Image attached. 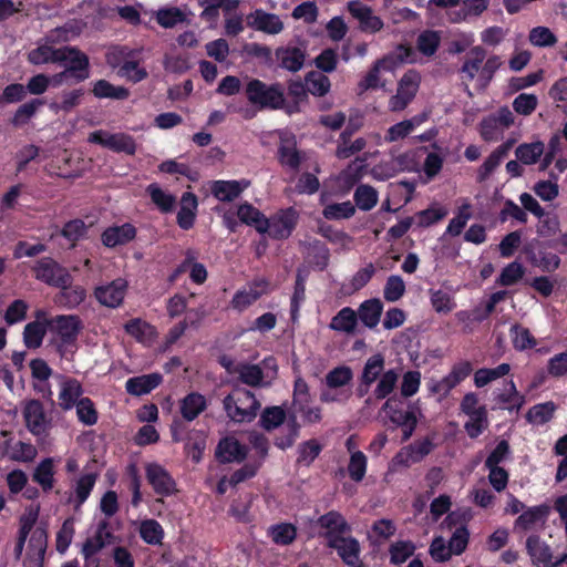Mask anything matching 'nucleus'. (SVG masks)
Returning a JSON list of instances; mask_svg holds the SVG:
<instances>
[{
  "mask_svg": "<svg viewBox=\"0 0 567 567\" xmlns=\"http://www.w3.org/2000/svg\"><path fill=\"white\" fill-rule=\"evenodd\" d=\"M82 95H83L82 90H73V91H69V92H63L61 95V102L52 101L49 104V107L54 113H59L61 111L68 113L80 104Z\"/></svg>",
  "mask_w": 567,
  "mask_h": 567,
  "instance_id": "nucleus-59",
  "label": "nucleus"
},
{
  "mask_svg": "<svg viewBox=\"0 0 567 567\" xmlns=\"http://www.w3.org/2000/svg\"><path fill=\"white\" fill-rule=\"evenodd\" d=\"M147 193L151 196L153 203L163 212H169L175 205V197L163 190L158 185L151 184L147 187Z\"/></svg>",
  "mask_w": 567,
  "mask_h": 567,
  "instance_id": "nucleus-64",
  "label": "nucleus"
},
{
  "mask_svg": "<svg viewBox=\"0 0 567 567\" xmlns=\"http://www.w3.org/2000/svg\"><path fill=\"white\" fill-rule=\"evenodd\" d=\"M411 49L404 45L396 47L392 52L374 62L371 69L358 83L359 93L368 90L385 89L391 80L385 75L393 74L404 62H412Z\"/></svg>",
  "mask_w": 567,
  "mask_h": 567,
  "instance_id": "nucleus-2",
  "label": "nucleus"
},
{
  "mask_svg": "<svg viewBox=\"0 0 567 567\" xmlns=\"http://www.w3.org/2000/svg\"><path fill=\"white\" fill-rule=\"evenodd\" d=\"M93 94L99 99L124 100L128 96V90L123 86H114L105 80H99L93 86Z\"/></svg>",
  "mask_w": 567,
  "mask_h": 567,
  "instance_id": "nucleus-57",
  "label": "nucleus"
},
{
  "mask_svg": "<svg viewBox=\"0 0 567 567\" xmlns=\"http://www.w3.org/2000/svg\"><path fill=\"white\" fill-rule=\"evenodd\" d=\"M136 235V229L132 224H123L120 226H112L105 229L102 234V243L110 248L125 245L133 240Z\"/></svg>",
  "mask_w": 567,
  "mask_h": 567,
  "instance_id": "nucleus-29",
  "label": "nucleus"
},
{
  "mask_svg": "<svg viewBox=\"0 0 567 567\" xmlns=\"http://www.w3.org/2000/svg\"><path fill=\"white\" fill-rule=\"evenodd\" d=\"M61 291L54 297V302L68 309H73L82 303L86 298V290L81 286L64 285L60 287Z\"/></svg>",
  "mask_w": 567,
  "mask_h": 567,
  "instance_id": "nucleus-34",
  "label": "nucleus"
},
{
  "mask_svg": "<svg viewBox=\"0 0 567 567\" xmlns=\"http://www.w3.org/2000/svg\"><path fill=\"white\" fill-rule=\"evenodd\" d=\"M269 291V282L264 279H256L236 291L230 305L237 311H244L254 305L261 296Z\"/></svg>",
  "mask_w": 567,
  "mask_h": 567,
  "instance_id": "nucleus-13",
  "label": "nucleus"
},
{
  "mask_svg": "<svg viewBox=\"0 0 567 567\" xmlns=\"http://www.w3.org/2000/svg\"><path fill=\"white\" fill-rule=\"evenodd\" d=\"M383 310V305L380 299H369L362 302L358 309V319L361 322L372 329L375 328L380 321V317Z\"/></svg>",
  "mask_w": 567,
  "mask_h": 567,
  "instance_id": "nucleus-35",
  "label": "nucleus"
},
{
  "mask_svg": "<svg viewBox=\"0 0 567 567\" xmlns=\"http://www.w3.org/2000/svg\"><path fill=\"white\" fill-rule=\"evenodd\" d=\"M141 538L150 545H158L164 537L161 524L155 519H145L140 525Z\"/></svg>",
  "mask_w": 567,
  "mask_h": 567,
  "instance_id": "nucleus-49",
  "label": "nucleus"
},
{
  "mask_svg": "<svg viewBox=\"0 0 567 567\" xmlns=\"http://www.w3.org/2000/svg\"><path fill=\"white\" fill-rule=\"evenodd\" d=\"M365 146V138L359 137L353 142H350L348 140L347 133H342L340 136V143L336 151V155L338 158L346 159L361 152Z\"/></svg>",
  "mask_w": 567,
  "mask_h": 567,
  "instance_id": "nucleus-56",
  "label": "nucleus"
},
{
  "mask_svg": "<svg viewBox=\"0 0 567 567\" xmlns=\"http://www.w3.org/2000/svg\"><path fill=\"white\" fill-rule=\"evenodd\" d=\"M426 114L416 115L410 120L402 121L392 125L385 135V140L388 142H395L409 135L411 132L415 130V127L420 126L423 122L426 121Z\"/></svg>",
  "mask_w": 567,
  "mask_h": 567,
  "instance_id": "nucleus-43",
  "label": "nucleus"
},
{
  "mask_svg": "<svg viewBox=\"0 0 567 567\" xmlns=\"http://www.w3.org/2000/svg\"><path fill=\"white\" fill-rule=\"evenodd\" d=\"M220 363L228 373L237 375L243 383L249 386L267 388L278 375V363L274 357L265 358L259 364L237 363L230 358L224 357L220 359Z\"/></svg>",
  "mask_w": 567,
  "mask_h": 567,
  "instance_id": "nucleus-3",
  "label": "nucleus"
},
{
  "mask_svg": "<svg viewBox=\"0 0 567 567\" xmlns=\"http://www.w3.org/2000/svg\"><path fill=\"white\" fill-rule=\"evenodd\" d=\"M350 14L358 21L359 28L365 33H377L383 28V21L373 10L359 0L348 2Z\"/></svg>",
  "mask_w": 567,
  "mask_h": 567,
  "instance_id": "nucleus-17",
  "label": "nucleus"
},
{
  "mask_svg": "<svg viewBox=\"0 0 567 567\" xmlns=\"http://www.w3.org/2000/svg\"><path fill=\"white\" fill-rule=\"evenodd\" d=\"M127 291V281L117 278L109 284L100 285L94 290L96 300L109 308H117L122 305Z\"/></svg>",
  "mask_w": 567,
  "mask_h": 567,
  "instance_id": "nucleus-16",
  "label": "nucleus"
},
{
  "mask_svg": "<svg viewBox=\"0 0 567 567\" xmlns=\"http://www.w3.org/2000/svg\"><path fill=\"white\" fill-rule=\"evenodd\" d=\"M87 142L126 155H134L137 150L134 137L123 132L112 133L105 130H97L89 134Z\"/></svg>",
  "mask_w": 567,
  "mask_h": 567,
  "instance_id": "nucleus-8",
  "label": "nucleus"
},
{
  "mask_svg": "<svg viewBox=\"0 0 567 567\" xmlns=\"http://www.w3.org/2000/svg\"><path fill=\"white\" fill-rule=\"evenodd\" d=\"M353 198L359 209L369 212L377 205L379 194L372 186L363 184L357 187Z\"/></svg>",
  "mask_w": 567,
  "mask_h": 567,
  "instance_id": "nucleus-48",
  "label": "nucleus"
},
{
  "mask_svg": "<svg viewBox=\"0 0 567 567\" xmlns=\"http://www.w3.org/2000/svg\"><path fill=\"white\" fill-rule=\"evenodd\" d=\"M298 220V213L293 208L280 210L270 219L267 218V233L277 239L290 236Z\"/></svg>",
  "mask_w": 567,
  "mask_h": 567,
  "instance_id": "nucleus-19",
  "label": "nucleus"
},
{
  "mask_svg": "<svg viewBox=\"0 0 567 567\" xmlns=\"http://www.w3.org/2000/svg\"><path fill=\"white\" fill-rule=\"evenodd\" d=\"M124 330L144 346H151L157 336L155 327L140 318L127 321L124 324Z\"/></svg>",
  "mask_w": 567,
  "mask_h": 567,
  "instance_id": "nucleus-30",
  "label": "nucleus"
},
{
  "mask_svg": "<svg viewBox=\"0 0 567 567\" xmlns=\"http://www.w3.org/2000/svg\"><path fill=\"white\" fill-rule=\"evenodd\" d=\"M501 66L498 56L486 59V52L481 47L473 48L464 61L461 74L464 82H476L481 90L485 89L494 76L495 71Z\"/></svg>",
  "mask_w": 567,
  "mask_h": 567,
  "instance_id": "nucleus-4",
  "label": "nucleus"
},
{
  "mask_svg": "<svg viewBox=\"0 0 567 567\" xmlns=\"http://www.w3.org/2000/svg\"><path fill=\"white\" fill-rule=\"evenodd\" d=\"M430 301L437 313H449L456 307L453 295L442 289L430 290Z\"/></svg>",
  "mask_w": 567,
  "mask_h": 567,
  "instance_id": "nucleus-50",
  "label": "nucleus"
},
{
  "mask_svg": "<svg viewBox=\"0 0 567 567\" xmlns=\"http://www.w3.org/2000/svg\"><path fill=\"white\" fill-rule=\"evenodd\" d=\"M248 100L256 105L268 109H280L285 102L284 87L276 84H266L260 80H251L246 87Z\"/></svg>",
  "mask_w": 567,
  "mask_h": 567,
  "instance_id": "nucleus-7",
  "label": "nucleus"
},
{
  "mask_svg": "<svg viewBox=\"0 0 567 567\" xmlns=\"http://www.w3.org/2000/svg\"><path fill=\"white\" fill-rule=\"evenodd\" d=\"M96 482V474L86 473L81 475L74 483L73 494L74 498H70V502L75 503V507L81 506L90 496Z\"/></svg>",
  "mask_w": 567,
  "mask_h": 567,
  "instance_id": "nucleus-45",
  "label": "nucleus"
},
{
  "mask_svg": "<svg viewBox=\"0 0 567 567\" xmlns=\"http://www.w3.org/2000/svg\"><path fill=\"white\" fill-rule=\"evenodd\" d=\"M292 135L281 133L279 146V161L284 166L296 169L300 164L299 153L296 151Z\"/></svg>",
  "mask_w": 567,
  "mask_h": 567,
  "instance_id": "nucleus-37",
  "label": "nucleus"
},
{
  "mask_svg": "<svg viewBox=\"0 0 567 567\" xmlns=\"http://www.w3.org/2000/svg\"><path fill=\"white\" fill-rule=\"evenodd\" d=\"M468 420L464 429L471 439L480 436L488 426L487 410H481L475 414L467 415Z\"/></svg>",
  "mask_w": 567,
  "mask_h": 567,
  "instance_id": "nucleus-58",
  "label": "nucleus"
},
{
  "mask_svg": "<svg viewBox=\"0 0 567 567\" xmlns=\"http://www.w3.org/2000/svg\"><path fill=\"white\" fill-rule=\"evenodd\" d=\"M317 526L321 529V534L330 540L341 538V534L348 530V524L343 516L338 512L331 511L317 520Z\"/></svg>",
  "mask_w": 567,
  "mask_h": 567,
  "instance_id": "nucleus-25",
  "label": "nucleus"
},
{
  "mask_svg": "<svg viewBox=\"0 0 567 567\" xmlns=\"http://www.w3.org/2000/svg\"><path fill=\"white\" fill-rule=\"evenodd\" d=\"M406 287L405 282L399 275L390 276L383 288V297L386 301L395 302L403 297Z\"/></svg>",
  "mask_w": 567,
  "mask_h": 567,
  "instance_id": "nucleus-61",
  "label": "nucleus"
},
{
  "mask_svg": "<svg viewBox=\"0 0 567 567\" xmlns=\"http://www.w3.org/2000/svg\"><path fill=\"white\" fill-rule=\"evenodd\" d=\"M352 378V370L347 365H340L326 375V384L330 389H338L347 385Z\"/></svg>",
  "mask_w": 567,
  "mask_h": 567,
  "instance_id": "nucleus-62",
  "label": "nucleus"
},
{
  "mask_svg": "<svg viewBox=\"0 0 567 567\" xmlns=\"http://www.w3.org/2000/svg\"><path fill=\"white\" fill-rule=\"evenodd\" d=\"M399 378L400 373L398 370H384V358L382 354H373L368 358L363 365L360 384L357 390L358 395H365L369 392L370 386L373 383H377L372 392L373 396L378 400L385 399L395 389Z\"/></svg>",
  "mask_w": 567,
  "mask_h": 567,
  "instance_id": "nucleus-1",
  "label": "nucleus"
},
{
  "mask_svg": "<svg viewBox=\"0 0 567 567\" xmlns=\"http://www.w3.org/2000/svg\"><path fill=\"white\" fill-rule=\"evenodd\" d=\"M498 403L508 411H519L526 403L525 396L517 391L514 381H508L504 390L496 395Z\"/></svg>",
  "mask_w": 567,
  "mask_h": 567,
  "instance_id": "nucleus-41",
  "label": "nucleus"
},
{
  "mask_svg": "<svg viewBox=\"0 0 567 567\" xmlns=\"http://www.w3.org/2000/svg\"><path fill=\"white\" fill-rule=\"evenodd\" d=\"M247 24L256 31L270 35L279 34L285 25L279 16L257 9L247 16Z\"/></svg>",
  "mask_w": 567,
  "mask_h": 567,
  "instance_id": "nucleus-23",
  "label": "nucleus"
},
{
  "mask_svg": "<svg viewBox=\"0 0 567 567\" xmlns=\"http://www.w3.org/2000/svg\"><path fill=\"white\" fill-rule=\"evenodd\" d=\"M513 124L514 115L512 111L508 107H502L482 120L480 124L481 136L486 142L498 141Z\"/></svg>",
  "mask_w": 567,
  "mask_h": 567,
  "instance_id": "nucleus-11",
  "label": "nucleus"
},
{
  "mask_svg": "<svg viewBox=\"0 0 567 567\" xmlns=\"http://www.w3.org/2000/svg\"><path fill=\"white\" fill-rule=\"evenodd\" d=\"M23 419L27 429L35 436L45 435L50 421L48 420L43 404L38 400L27 401L23 405Z\"/></svg>",
  "mask_w": 567,
  "mask_h": 567,
  "instance_id": "nucleus-15",
  "label": "nucleus"
},
{
  "mask_svg": "<svg viewBox=\"0 0 567 567\" xmlns=\"http://www.w3.org/2000/svg\"><path fill=\"white\" fill-rule=\"evenodd\" d=\"M39 512L40 506L32 504L25 508L23 515L20 518L19 536L14 548L17 558H20L22 555L27 538L29 534L35 528L34 525L38 520Z\"/></svg>",
  "mask_w": 567,
  "mask_h": 567,
  "instance_id": "nucleus-28",
  "label": "nucleus"
},
{
  "mask_svg": "<svg viewBox=\"0 0 567 567\" xmlns=\"http://www.w3.org/2000/svg\"><path fill=\"white\" fill-rule=\"evenodd\" d=\"M511 371V365L508 363H502L497 365L496 368H483L478 369L474 373V384L477 388H483L491 383L492 381H495L506 374Z\"/></svg>",
  "mask_w": 567,
  "mask_h": 567,
  "instance_id": "nucleus-47",
  "label": "nucleus"
},
{
  "mask_svg": "<svg viewBox=\"0 0 567 567\" xmlns=\"http://www.w3.org/2000/svg\"><path fill=\"white\" fill-rule=\"evenodd\" d=\"M382 411L393 424L402 427V441H408L416 427L419 408L415 404H410L406 410H402L393 400L389 399L383 404Z\"/></svg>",
  "mask_w": 567,
  "mask_h": 567,
  "instance_id": "nucleus-10",
  "label": "nucleus"
},
{
  "mask_svg": "<svg viewBox=\"0 0 567 567\" xmlns=\"http://www.w3.org/2000/svg\"><path fill=\"white\" fill-rule=\"evenodd\" d=\"M358 326V315L350 307H344L332 317L329 328L333 331L353 334Z\"/></svg>",
  "mask_w": 567,
  "mask_h": 567,
  "instance_id": "nucleus-31",
  "label": "nucleus"
},
{
  "mask_svg": "<svg viewBox=\"0 0 567 567\" xmlns=\"http://www.w3.org/2000/svg\"><path fill=\"white\" fill-rule=\"evenodd\" d=\"M305 81L307 91L316 96L326 95L331 87L329 78L322 73L310 72L305 78Z\"/></svg>",
  "mask_w": 567,
  "mask_h": 567,
  "instance_id": "nucleus-52",
  "label": "nucleus"
},
{
  "mask_svg": "<svg viewBox=\"0 0 567 567\" xmlns=\"http://www.w3.org/2000/svg\"><path fill=\"white\" fill-rule=\"evenodd\" d=\"M58 60L60 64L65 66V71L73 73L79 81L89 78V59L80 50L72 47L61 48Z\"/></svg>",
  "mask_w": 567,
  "mask_h": 567,
  "instance_id": "nucleus-18",
  "label": "nucleus"
},
{
  "mask_svg": "<svg viewBox=\"0 0 567 567\" xmlns=\"http://www.w3.org/2000/svg\"><path fill=\"white\" fill-rule=\"evenodd\" d=\"M224 409L234 422H250L256 417L260 403L250 391L235 389L224 399Z\"/></svg>",
  "mask_w": 567,
  "mask_h": 567,
  "instance_id": "nucleus-6",
  "label": "nucleus"
},
{
  "mask_svg": "<svg viewBox=\"0 0 567 567\" xmlns=\"http://www.w3.org/2000/svg\"><path fill=\"white\" fill-rule=\"evenodd\" d=\"M59 404L63 410H71L81 400L83 393L81 383L72 378L59 375Z\"/></svg>",
  "mask_w": 567,
  "mask_h": 567,
  "instance_id": "nucleus-26",
  "label": "nucleus"
},
{
  "mask_svg": "<svg viewBox=\"0 0 567 567\" xmlns=\"http://www.w3.org/2000/svg\"><path fill=\"white\" fill-rule=\"evenodd\" d=\"M197 205V198L193 193L183 194L181 199V208L177 214V223L181 228L189 229L190 227H193Z\"/></svg>",
  "mask_w": 567,
  "mask_h": 567,
  "instance_id": "nucleus-38",
  "label": "nucleus"
},
{
  "mask_svg": "<svg viewBox=\"0 0 567 567\" xmlns=\"http://www.w3.org/2000/svg\"><path fill=\"white\" fill-rule=\"evenodd\" d=\"M472 370L473 367L470 361H461L455 363L450 373L443 378L445 384L444 386L452 391L471 374Z\"/></svg>",
  "mask_w": 567,
  "mask_h": 567,
  "instance_id": "nucleus-53",
  "label": "nucleus"
},
{
  "mask_svg": "<svg viewBox=\"0 0 567 567\" xmlns=\"http://www.w3.org/2000/svg\"><path fill=\"white\" fill-rule=\"evenodd\" d=\"M112 534L107 529V523L99 524L95 533L83 543L81 553L87 564L96 563V555L107 545Z\"/></svg>",
  "mask_w": 567,
  "mask_h": 567,
  "instance_id": "nucleus-21",
  "label": "nucleus"
},
{
  "mask_svg": "<svg viewBox=\"0 0 567 567\" xmlns=\"http://www.w3.org/2000/svg\"><path fill=\"white\" fill-rule=\"evenodd\" d=\"M355 207L350 200L327 205L322 215L330 220L346 219L354 215Z\"/></svg>",
  "mask_w": 567,
  "mask_h": 567,
  "instance_id": "nucleus-60",
  "label": "nucleus"
},
{
  "mask_svg": "<svg viewBox=\"0 0 567 567\" xmlns=\"http://www.w3.org/2000/svg\"><path fill=\"white\" fill-rule=\"evenodd\" d=\"M148 483L155 493L167 496L174 493L175 482L168 472L157 463H150L145 467Z\"/></svg>",
  "mask_w": 567,
  "mask_h": 567,
  "instance_id": "nucleus-24",
  "label": "nucleus"
},
{
  "mask_svg": "<svg viewBox=\"0 0 567 567\" xmlns=\"http://www.w3.org/2000/svg\"><path fill=\"white\" fill-rule=\"evenodd\" d=\"M279 65L290 72L299 71L305 63V53L296 47H280L276 50Z\"/></svg>",
  "mask_w": 567,
  "mask_h": 567,
  "instance_id": "nucleus-32",
  "label": "nucleus"
},
{
  "mask_svg": "<svg viewBox=\"0 0 567 567\" xmlns=\"http://www.w3.org/2000/svg\"><path fill=\"white\" fill-rule=\"evenodd\" d=\"M545 145L540 141L523 143L515 150V156L520 164L533 165L544 154Z\"/></svg>",
  "mask_w": 567,
  "mask_h": 567,
  "instance_id": "nucleus-44",
  "label": "nucleus"
},
{
  "mask_svg": "<svg viewBox=\"0 0 567 567\" xmlns=\"http://www.w3.org/2000/svg\"><path fill=\"white\" fill-rule=\"evenodd\" d=\"M37 279L54 287L71 282L70 274L51 258H42L34 267Z\"/></svg>",
  "mask_w": 567,
  "mask_h": 567,
  "instance_id": "nucleus-14",
  "label": "nucleus"
},
{
  "mask_svg": "<svg viewBox=\"0 0 567 567\" xmlns=\"http://www.w3.org/2000/svg\"><path fill=\"white\" fill-rule=\"evenodd\" d=\"M464 9L461 12L455 13L451 17L453 22H461L467 19V17H478L488 7V0H458Z\"/></svg>",
  "mask_w": 567,
  "mask_h": 567,
  "instance_id": "nucleus-54",
  "label": "nucleus"
},
{
  "mask_svg": "<svg viewBox=\"0 0 567 567\" xmlns=\"http://www.w3.org/2000/svg\"><path fill=\"white\" fill-rule=\"evenodd\" d=\"M60 49H53L48 44H40L38 48L31 50L28 54V59L32 64H44L49 62L59 63Z\"/></svg>",
  "mask_w": 567,
  "mask_h": 567,
  "instance_id": "nucleus-55",
  "label": "nucleus"
},
{
  "mask_svg": "<svg viewBox=\"0 0 567 567\" xmlns=\"http://www.w3.org/2000/svg\"><path fill=\"white\" fill-rule=\"evenodd\" d=\"M420 83L417 71H406L398 82L396 93L389 100V109L393 112L403 111L415 97Z\"/></svg>",
  "mask_w": 567,
  "mask_h": 567,
  "instance_id": "nucleus-9",
  "label": "nucleus"
},
{
  "mask_svg": "<svg viewBox=\"0 0 567 567\" xmlns=\"http://www.w3.org/2000/svg\"><path fill=\"white\" fill-rule=\"evenodd\" d=\"M557 404L547 401L533 405L526 413V420L534 426H542L551 421L557 411Z\"/></svg>",
  "mask_w": 567,
  "mask_h": 567,
  "instance_id": "nucleus-36",
  "label": "nucleus"
},
{
  "mask_svg": "<svg viewBox=\"0 0 567 567\" xmlns=\"http://www.w3.org/2000/svg\"><path fill=\"white\" fill-rule=\"evenodd\" d=\"M237 216L241 223L252 226L258 233H267V218L264 214L249 203H244L238 207Z\"/></svg>",
  "mask_w": 567,
  "mask_h": 567,
  "instance_id": "nucleus-33",
  "label": "nucleus"
},
{
  "mask_svg": "<svg viewBox=\"0 0 567 567\" xmlns=\"http://www.w3.org/2000/svg\"><path fill=\"white\" fill-rule=\"evenodd\" d=\"M48 546V534L45 528L37 527L28 536L23 550L25 549L24 567H42L44 554Z\"/></svg>",
  "mask_w": 567,
  "mask_h": 567,
  "instance_id": "nucleus-12",
  "label": "nucleus"
},
{
  "mask_svg": "<svg viewBox=\"0 0 567 567\" xmlns=\"http://www.w3.org/2000/svg\"><path fill=\"white\" fill-rule=\"evenodd\" d=\"M47 328L54 337V344L62 357L73 354L81 321L74 315H61L47 320Z\"/></svg>",
  "mask_w": 567,
  "mask_h": 567,
  "instance_id": "nucleus-5",
  "label": "nucleus"
},
{
  "mask_svg": "<svg viewBox=\"0 0 567 567\" xmlns=\"http://www.w3.org/2000/svg\"><path fill=\"white\" fill-rule=\"evenodd\" d=\"M329 546L338 551V555L349 567H362L360 560V545L357 539L352 537H341L330 540Z\"/></svg>",
  "mask_w": 567,
  "mask_h": 567,
  "instance_id": "nucleus-27",
  "label": "nucleus"
},
{
  "mask_svg": "<svg viewBox=\"0 0 567 567\" xmlns=\"http://www.w3.org/2000/svg\"><path fill=\"white\" fill-rule=\"evenodd\" d=\"M528 40L534 47L548 48L557 42L556 35L547 27H535L529 31Z\"/></svg>",
  "mask_w": 567,
  "mask_h": 567,
  "instance_id": "nucleus-63",
  "label": "nucleus"
},
{
  "mask_svg": "<svg viewBox=\"0 0 567 567\" xmlns=\"http://www.w3.org/2000/svg\"><path fill=\"white\" fill-rule=\"evenodd\" d=\"M162 382L157 373L131 378L126 381V391L133 395H143L151 392Z\"/></svg>",
  "mask_w": 567,
  "mask_h": 567,
  "instance_id": "nucleus-40",
  "label": "nucleus"
},
{
  "mask_svg": "<svg viewBox=\"0 0 567 567\" xmlns=\"http://www.w3.org/2000/svg\"><path fill=\"white\" fill-rule=\"evenodd\" d=\"M53 475H54V461L53 458H45L37 466L33 480L41 485L44 491H49L53 487Z\"/></svg>",
  "mask_w": 567,
  "mask_h": 567,
  "instance_id": "nucleus-51",
  "label": "nucleus"
},
{
  "mask_svg": "<svg viewBox=\"0 0 567 567\" xmlns=\"http://www.w3.org/2000/svg\"><path fill=\"white\" fill-rule=\"evenodd\" d=\"M45 313L42 310L37 312V321L30 322L25 326L23 332L24 344L29 349L39 348L42 343L43 337L45 334L47 323L43 324L40 322V319H44Z\"/></svg>",
  "mask_w": 567,
  "mask_h": 567,
  "instance_id": "nucleus-39",
  "label": "nucleus"
},
{
  "mask_svg": "<svg viewBox=\"0 0 567 567\" xmlns=\"http://www.w3.org/2000/svg\"><path fill=\"white\" fill-rule=\"evenodd\" d=\"M207 406L204 395L193 392L181 401V413L186 421L195 420Z\"/></svg>",
  "mask_w": 567,
  "mask_h": 567,
  "instance_id": "nucleus-42",
  "label": "nucleus"
},
{
  "mask_svg": "<svg viewBox=\"0 0 567 567\" xmlns=\"http://www.w3.org/2000/svg\"><path fill=\"white\" fill-rule=\"evenodd\" d=\"M250 186V181L241 179H218L210 183L212 195L219 202H233Z\"/></svg>",
  "mask_w": 567,
  "mask_h": 567,
  "instance_id": "nucleus-20",
  "label": "nucleus"
},
{
  "mask_svg": "<svg viewBox=\"0 0 567 567\" xmlns=\"http://www.w3.org/2000/svg\"><path fill=\"white\" fill-rule=\"evenodd\" d=\"M248 449L235 436L223 437L215 450V456L220 463H240L247 455Z\"/></svg>",
  "mask_w": 567,
  "mask_h": 567,
  "instance_id": "nucleus-22",
  "label": "nucleus"
},
{
  "mask_svg": "<svg viewBox=\"0 0 567 567\" xmlns=\"http://www.w3.org/2000/svg\"><path fill=\"white\" fill-rule=\"evenodd\" d=\"M268 536L276 545L286 546L296 539L297 529L292 524L280 523L268 528Z\"/></svg>",
  "mask_w": 567,
  "mask_h": 567,
  "instance_id": "nucleus-46",
  "label": "nucleus"
}]
</instances>
